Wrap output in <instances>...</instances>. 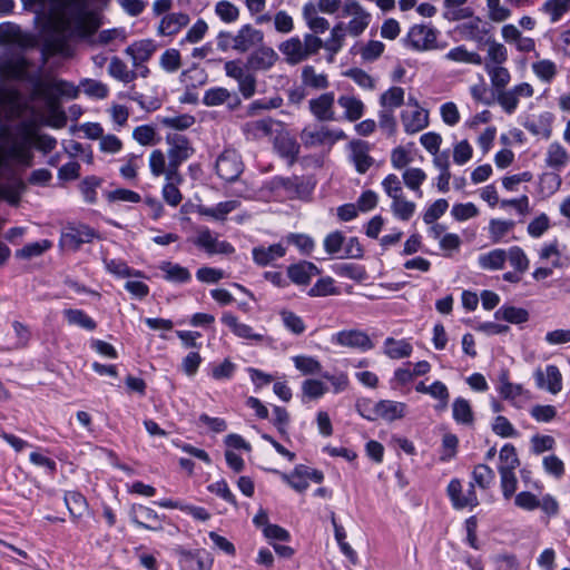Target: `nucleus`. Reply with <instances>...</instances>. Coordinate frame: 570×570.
<instances>
[{
  "label": "nucleus",
  "mask_w": 570,
  "mask_h": 570,
  "mask_svg": "<svg viewBox=\"0 0 570 570\" xmlns=\"http://www.w3.org/2000/svg\"><path fill=\"white\" fill-rule=\"evenodd\" d=\"M281 320L283 325L295 335H301L305 332L304 321L296 315L294 312L288 309H283L279 312Z\"/></svg>",
  "instance_id": "62"
},
{
  "label": "nucleus",
  "mask_w": 570,
  "mask_h": 570,
  "mask_svg": "<svg viewBox=\"0 0 570 570\" xmlns=\"http://www.w3.org/2000/svg\"><path fill=\"white\" fill-rule=\"evenodd\" d=\"M306 470L305 465L295 466L294 471L289 474L279 473L281 478L295 491L304 492L308 488V482L304 478Z\"/></svg>",
  "instance_id": "56"
},
{
  "label": "nucleus",
  "mask_w": 570,
  "mask_h": 570,
  "mask_svg": "<svg viewBox=\"0 0 570 570\" xmlns=\"http://www.w3.org/2000/svg\"><path fill=\"white\" fill-rule=\"evenodd\" d=\"M484 70L489 75L491 85L497 91L504 89L510 82L511 75L509 70L502 65H484Z\"/></svg>",
  "instance_id": "45"
},
{
  "label": "nucleus",
  "mask_w": 570,
  "mask_h": 570,
  "mask_svg": "<svg viewBox=\"0 0 570 570\" xmlns=\"http://www.w3.org/2000/svg\"><path fill=\"white\" fill-rule=\"evenodd\" d=\"M331 342L340 346L358 348L361 351H368L374 346L370 336L358 330L341 331L331 337Z\"/></svg>",
  "instance_id": "12"
},
{
  "label": "nucleus",
  "mask_w": 570,
  "mask_h": 570,
  "mask_svg": "<svg viewBox=\"0 0 570 570\" xmlns=\"http://www.w3.org/2000/svg\"><path fill=\"white\" fill-rule=\"evenodd\" d=\"M233 98V102H229V107L234 108L239 105L237 95H232L226 88L215 87L205 91L203 97V104L208 107H215L228 102Z\"/></svg>",
  "instance_id": "28"
},
{
  "label": "nucleus",
  "mask_w": 570,
  "mask_h": 570,
  "mask_svg": "<svg viewBox=\"0 0 570 570\" xmlns=\"http://www.w3.org/2000/svg\"><path fill=\"white\" fill-rule=\"evenodd\" d=\"M51 246H52V243L48 239L30 243V244L24 245L21 249H18L16 252V256L21 259H31L33 257H38V256L42 255Z\"/></svg>",
  "instance_id": "58"
},
{
  "label": "nucleus",
  "mask_w": 570,
  "mask_h": 570,
  "mask_svg": "<svg viewBox=\"0 0 570 570\" xmlns=\"http://www.w3.org/2000/svg\"><path fill=\"white\" fill-rule=\"evenodd\" d=\"M26 11L36 14V20L47 16L55 31L66 33L71 29L81 37L96 33L100 22L89 10L88 0H20Z\"/></svg>",
  "instance_id": "1"
},
{
  "label": "nucleus",
  "mask_w": 570,
  "mask_h": 570,
  "mask_svg": "<svg viewBox=\"0 0 570 570\" xmlns=\"http://www.w3.org/2000/svg\"><path fill=\"white\" fill-rule=\"evenodd\" d=\"M149 168L155 177L165 176L166 180H176L180 183L183 177H170L169 176V164L166 166L165 154L160 149H155L149 156Z\"/></svg>",
  "instance_id": "35"
},
{
  "label": "nucleus",
  "mask_w": 570,
  "mask_h": 570,
  "mask_svg": "<svg viewBox=\"0 0 570 570\" xmlns=\"http://www.w3.org/2000/svg\"><path fill=\"white\" fill-rule=\"evenodd\" d=\"M277 60L278 55L273 48L261 46L247 57L245 67L250 71H267Z\"/></svg>",
  "instance_id": "14"
},
{
  "label": "nucleus",
  "mask_w": 570,
  "mask_h": 570,
  "mask_svg": "<svg viewBox=\"0 0 570 570\" xmlns=\"http://www.w3.org/2000/svg\"><path fill=\"white\" fill-rule=\"evenodd\" d=\"M47 90L56 97L55 104L50 105L47 100V105L51 110H56L58 106L59 97H67L69 99H76L79 95V88L72 82L62 79H52L45 81Z\"/></svg>",
  "instance_id": "23"
},
{
  "label": "nucleus",
  "mask_w": 570,
  "mask_h": 570,
  "mask_svg": "<svg viewBox=\"0 0 570 570\" xmlns=\"http://www.w3.org/2000/svg\"><path fill=\"white\" fill-rule=\"evenodd\" d=\"M244 170L240 156L236 150H224L216 160L217 175L226 181H235Z\"/></svg>",
  "instance_id": "7"
},
{
  "label": "nucleus",
  "mask_w": 570,
  "mask_h": 570,
  "mask_svg": "<svg viewBox=\"0 0 570 570\" xmlns=\"http://www.w3.org/2000/svg\"><path fill=\"white\" fill-rule=\"evenodd\" d=\"M284 255L285 248L282 244H273L268 247L258 246L253 248V259L259 266H267Z\"/></svg>",
  "instance_id": "32"
},
{
  "label": "nucleus",
  "mask_w": 570,
  "mask_h": 570,
  "mask_svg": "<svg viewBox=\"0 0 570 570\" xmlns=\"http://www.w3.org/2000/svg\"><path fill=\"white\" fill-rule=\"evenodd\" d=\"M445 58L448 60L461 63L476 65L480 66L483 63L482 57L474 51H469L464 46H458L451 49Z\"/></svg>",
  "instance_id": "43"
},
{
  "label": "nucleus",
  "mask_w": 570,
  "mask_h": 570,
  "mask_svg": "<svg viewBox=\"0 0 570 570\" xmlns=\"http://www.w3.org/2000/svg\"><path fill=\"white\" fill-rule=\"evenodd\" d=\"M0 43H16L22 47H32L35 41L29 35L24 33L19 26L6 22L0 24Z\"/></svg>",
  "instance_id": "20"
},
{
  "label": "nucleus",
  "mask_w": 570,
  "mask_h": 570,
  "mask_svg": "<svg viewBox=\"0 0 570 570\" xmlns=\"http://www.w3.org/2000/svg\"><path fill=\"white\" fill-rule=\"evenodd\" d=\"M413 347L405 340H395L387 337L384 341V353L393 360L409 357L412 354Z\"/></svg>",
  "instance_id": "39"
},
{
  "label": "nucleus",
  "mask_w": 570,
  "mask_h": 570,
  "mask_svg": "<svg viewBox=\"0 0 570 570\" xmlns=\"http://www.w3.org/2000/svg\"><path fill=\"white\" fill-rule=\"evenodd\" d=\"M159 268L165 273V278L168 282L187 283L191 278L189 271L179 264L163 262Z\"/></svg>",
  "instance_id": "44"
},
{
  "label": "nucleus",
  "mask_w": 570,
  "mask_h": 570,
  "mask_svg": "<svg viewBox=\"0 0 570 570\" xmlns=\"http://www.w3.org/2000/svg\"><path fill=\"white\" fill-rule=\"evenodd\" d=\"M351 159L358 174H365L374 164L370 156L371 146L364 140H352L350 142Z\"/></svg>",
  "instance_id": "18"
},
{
  "label": "nucleus",
  "mask_w": 570,
  "mask_h": 570,
  "mask_svg": "<svg viewBox=\"0 0 570 570\" xmlns=\"http://www.w3.org/2000/svg\"><path fill=\"white\" fill-rule=\"evenodd\" d=\"M302 83L315 90H323L330 86L327 76L323 72H316L313 66H305L302 69Z\"/></svg>",
  "instance_id": "40"
},
{
  "label": "nucleus",
  "mask_w": 570,
  "mask_h": 570,
  "mask_svg": "<svg viewBox=\"0 0 570 570\" xmlns=\"http://www.w3.org/2000/svg\"><path fill=\"white\" fill-rule=\"evenodd\" d=\"M507 261V252L501 248L492 249L479 256V265L483 269H502Z\"/></svg>",
  "instance_id": "42"
},
{
  "label": "nucleus",
  "mask_w": 570,
  "mask_h": 570,
  "mask_svg": "<svg viewBox=\"0 0 570 570\" xmlns=\"http://www.w3.org/2000/svg\"><path fill=\"white\" fill-rule=\"evenodd\" d=\"M20 112V94L17 89L0 86V120L11 119Z\"/></svg>",
  "instance_id": "19"
},
{
  "label": "nucleus",
  "mask_w": 570,
  "mask_h": 570,
  "mask_svg": "<svg viewBox=\"0 0 570 570\" xmlns=\"http://www.w3.org/2000/svg\"><path fill=\"white\" fill-rule=\"evenodd\" d=\"M130 519L138 527L159 531L163 529L157 513L145 505H134L130 510Z\"/></svg>",
  "instance_id": "22"
},
{
  "label": "nucleus",
  "mask_w": 570,
  "mask_h": 570,
  "mask_svg": "<svg viewBox=\"0 0 570 570\" xmlns=\"http://www.w3.org/2000/svg\"><path fill=\"white\" fill-rule=\"evenodd\" d=\"M193 244L204 249L208 255L224 254L230 255L235 252L234 246L226 240H218L212 230L203 227L197 232V236L191 239Z\"/></svg>",
  "instance_id": "8"
},
{
  "label": "nucleus",
  "mask_w": 570,
  "mask_h": 570,
  "mask_svg": "<svg viewBox=\"0 0 570 570\" xmlns=\"http://www.w3.org/2000/svg\"><path fill=\"white\" fill-rule=\"evenodd\" d=\"M500 465L499 471H514L519 465L520 461L517 454L514 445L508 443L502 446L499 453Z\"/></svg>",
  "instance_id": "53"
},
{
  "label": "nucleus",
  "mask_w": 570,
  "mask_h": 570,
  "mask_svg": "<svg viewBox=\"0 0 570 570\" xmlns=\"http://www.w3.org/2000/svg\"><path fill=\"white\" fill-rule=\"evenodd\" d=\"M446 491L455 509L474 508L479 504L473 483H470L469 489L463 493L460 480L453 479L450 481Z\"/></svg>",
  "instance_id": "13"
},
{
  "label": "nucleus",
  "mask_w": 570,
  "mask_h": 570,
  "mask_svg": "<svg viewBox=\"0 0 570 570\" xmlns=\"http://www.w3.org/2000/svg\"><path fill=\"white\" fill-rule=\"evenodd\" d=\"M275 147L278 154L283 158L287 159L291 165L296 161L299 153V146L294 139L287 137L279 138L275 142Z\"/></svg>",
  "instance_id": "57"
},
{
  "label": "nucleus",
  "mask_w": 570,
  "mask_h": 570,
  "mask_svg": "<svg viewBox=\"0 0 570 570\" xmlns=\"http://www.w3.org/2000/svg\"><path fill=\"white\" fill-rule=\"evenodd\" d=\"M222 322L230 328V331L238 337L245 340H254V341H263L264 336L262 334H256L253 332V328L244 323H240L238 318L230 314L224 313L222 316Z\"/></svg>",
  "instance_id": "29"
},
{
  "label": "nucleus",
  "mask_w": 570,
  "mask_h": 570,
  "mask_svg": "<svg viewBox=\"0 0 570 570\" xmlns=\"http://www.w3.org/2000/svg\"><path fill=\"white\" fill-rule=\"evenodd\" d=\"M494 316L497 320H504L512 324H521L529 320L528 311L515 306H501Z\"/></svg>",
  "instance_id": "48"
},
{
  "label": "nucleus",
  "mask_w": 570,
  "mask_h": 570,
  "mask_svg": "<svg viewBox=\"0 0 570 570\" xmlns=\"http://www.w3.org/2000/svg\"><path fill=\"white\" fill-rule=\"evenodd\" d=\"M409 42L415 50L424 51L435 48L436 31L428 26H413L409 32Z\"/></svg>",
  "instance_id": "16"
},
{
  "label": "nucleus",
  "mask_w": 570,
  "mask_h": 570,
  "mask_svg": "<svg viewBox=\"0 0 570 570\" xmlns=\"http://www.w3.org/2000/svg\"><path fill=\"white\" fill-rule=\"evenodd\" d=\"M335 95L334 92H324L316 98L308 101L311 114L318 121H333L335 120Z\"/></svg>",
  "instance_id": "15"
},
{
  "label": "nucleus",
  "mask_w": 570,
  "mask_h": 570,
  "mask_svg": "<svg viewBox=\"0 0 570 570\" xmlns=\"http://www.w3.org/2000/svg\"><path fill=\"white\" fill-rule=\"evenodd\" d=\"M499 393L502 399L515 403V400L524 392L522 385L509 381L508 373H502L499 380Z\"/></svg>",
  "instance_id": "54"
},
{
  "label": "nucleus",
  "mask_w": 570,
  "mask_h": 570,
  "mask_svg": "<svg viewBox=\"0 0 570 570\" xmlns=\"http://www.w3.org/2000/svg\"><path fill=\"white\" fill-rule=\"evenodd\" d=\"M95 237L96 232L87 225H68L62 229L60 245L67 249L77 250Z\"/></svg>",
  "instance_id": "10"
},
{
  "label": "nucleus",
  "mask_w": 570,
  "mask_h": 570,
  "mask_svg": "<svg viewBox=\"0 0 570 570\" xmlns=\"http://www.w3.org/2000/svg\"><path fill=\"white\" fill-rule=\"evenodd\" d=\"M402 179L407 188L422 197L421 185L426 179V174L421 168L410 167L402 174Z\"/></svg>",
  "instance_id": "49"
},
{
  "label": "nucleus",
  "mask_w": 570,
  "mask_h": 570,
  "mask_svg": "<svg viewBox=\"0 0 570 570\" xmlns=\"http://www.w3.org/2000/svg\"><path fill=\"white\" fill-rule=\"evenodd\" d=\"M401 120L405 132L412 135L423 130L429 125V114L419 107L415 102V109L412 111L404 110L401 114Z\"/></svg>",
  "instance_id": "21"
},
{
  "label": "nucleus",
  "mask_w": 570,
  "mask_h": 570,
  "mask_svg": "<svg viewBox=\"0 0 570 570\" xmlns=\"http://www.w3.org/2000/svg\"><path fill=\"white\" fill-rule=\"evenodd\" d=\"M263 40L264 33L262 30L254 28L252 24H245L235 35L234 50L246 52L263 43Z\"/></svg>",
  "instance_id": "17"
},
{
  "label": "nucleus",
  "mask_w": 570,
  "mask_h": 570,
  "mask_svg": "<svg viewBox=\"0 0 570 570\" xmlns=\"http://www.w3.org/2000/svg\"><path fill=\"white\" fill-rule=\"evenodd\" d=\"M65 503L73 518H80L87 510V501L85 497L76 491H69L65 494Z\"/></svg>",
  "instance_id": "52"
},
{
  "label": "nucleus",
  "mask_w": 570,
  "mask_h": 570,
  "mask_svg": "<svg viewBox=\"0 0 570 570\" xmlns=\"http://www.w3.org/2000/svg\"><path fill=\"white\" fill-rule=\"evenodd\" d=\"M273 122L271 119L248 121L243 126V131L250 139L266 137L272 132Z\"/></svg>",
  "instance_id": "47"
},
{
  "label": "nucleus",
  "mask_w": 570,
  "mask_h": 570,
  "mask_svg": "<svg viewBox=\"0 0 570 570\" xmlns=\"http://www.w3.org/2000/svg\"><path fill=\"white\" fill-rule=\"evenodd\" d=\"M30 67L31 62L27 58L17 57L8 60L3 69L9 78L30 83L33 97L43 98L50 105H53L56 97L45 87V81L41 79V69L37 72H30Z\"/></svg>",
  "instance_id": "3"
},
{
  "label": "nucleus",
  "mask_w": 570,
  "mask_h": 570,
  "mask_svg": "<svg viewBox=\"0 0 570 570\" xmlns=\"http://www.w3.org/2000/svg\"><path fill=\"white\" fill-rule=\"evenodd\" d=\"M31 139L35 140L36 148L43 153H50L57 146V140L46 134L28 135L22 141H13L11 144L0 141V178H12L16 165L31 166L33 159V154L30 149ZM8 195V188L0 185V199L9 198Z\"/></svg>",
  "instance_id": "2"
},
{
  "label": "nucleus",
  "mask_w": 570,
  "mask_h": 570,
  "mask_svg": "<svg viewBox=\"0 0 570 570\" xmlns=\"http://www.w3.org/2000/svg\"><path fill=\"white\" fill-rule=\"evenodd\" d=\"M156 49L157 46L154 40L144 39L128 46L125 53L131 58L134 67H139L151 58Z\"/></svg>",
  "instance_id": "25"
},
{
  "label": "nucleus",
  "mask_w": 570,
  "mask_h": 570,
  "mask_svg": "<svg viewBox=\"0 0 570 570\" xmlns=\"http://www.w3.org/2000/svg\"><path fill=\"white\" fill-rule=\"evenodd\" d=\"M508 60V50L504 45L495 40L488 41V51L484 65L499 66Z\"/></svg>",
  "instance_id": "55"
},
{
  "label": "nucleus",
  "mask_w": 570,
  "mask_h": 570,
  "mask_svg": "<svg viewBox=\"0 0 570 570\" xmlns=\"http://www.w3.org/2000/svg\"><path fill=\"white\" fill-rule=\"evenodd\" d=\"M507 259H509L510 265L519 273H524L529 268V259L519 246H512L509 252H507Z\"/></svg>",
  "instance_id": "64"
},
{
  "label": "nucleus",
  "mask_w": 570,
  "mask_h": 570,
  "mask_svg": "<svg viewBox=\"0 0 570 570\" xmlns=\"http://www.w3.org/2000/svg\"><path fill=\"white\" fill-rule=\"evenodd\" d=\"M240 203L238 200H227L217 204L214 207L200 206L198 212L203 216L212 217L217 220H224L226 216L235 210Z\"/></svg>",
  "instance_id": "41"
},
{
  "label": "nucleus",
  "mask_w": 570,
  "mask_h": 570,
  "mask_svg": "<svg viewBox=\"0 0 570 570\" xmlns=\"http://www.w3.org/2000/svg\"><path fill=\"white\" fill-rule=\"evenodd\" d=\"M343 16L352 17L346 26V30L353 37L363 33L371 21V14L356 1H347L344 3Z\"/></svg>",
  "instance_id": "9"
},
{
  "label": "nucleus",
  "mask_w": 570,
  "mask_h": 570,
  "mask_svg": "<svg viewBox=\"0 0 570 570\" xmlns=\"http://www.w3.org/2000/svg\"><path fill=\"white\" fill-rule=\"evenodd\" d=\"M178 563L181 570H210L213 558L203 549L195 551L178 550Z\"/></svg>",
  "instance_id": "11"
},
{
  "label": "nucleus",
  "mask_w": 570,
  "mask_h": 570,
  "mask_svg": "<svg viewBox=\"0 0 570 570\" xmlns=\"http://www.w3.org/2000/svg\"><path fill=\"white\" fill-rule=\"evenodd\" d=\"M532 71L541 81L549 83L557 75V66L549 59H542L532 63Z\"/></svg>",
  "instance_id": "60"
},
{
  "label": "nucleus",
  "mask_w": 570,
  "mask_h": 570,
  "mask_svg": "<svg viewBox=\"0 0 570 570\" xmlns=\"http://www.w3.org/2000/svg\"><path fill=\"white\" fill-rule=\"evenodd\" d=\"M337 104L344 109V117L350 121H356L363 116L364 104L354 96L343 95Z\"/></svg>",
  "instance_id": "37"
},
{
  "label": "nucleus",
  "mask_w": 570,
  "mask_h": 570,
  "mask_svg": "<svg viewBox=\"0 0 570 570\" xmlns=\"http://www.w3.org/2000/svg\"><path fill=\"white\" fill-rule=\"evenodd\" d=\"M108 73L122 82H131L137 77V72L135 70H128L126 63L118 57L111 58Z\"/></svg>",
  "instance_id": "50"
},
{
  "label": "nucleus",
  "mask_w": 570,
  "mask_h": 570,
  "mask_svg": "<svg viewBox=\"0 0 570 570\" xmlns=\"http://www.w3.org/2000/svg\"><path fill=\"white\" fill-rule=\"evenodd\" d=\"M415 208V203L406 200L403 196L392 199L391 209L401 220H409L414 215Z\"/></svg>",
  "instance_id": "59"
},
{
  "label": "nucleus",
  "mask_w": 570,
  "mask_h": 570,
  "mask_svg": "<svg viewBox=\"0 0 570 570\" xmlns=\"http://www.w3.org/2000/svg\"><path fill=\"white\" fill-rule=\"evenodd\" d=\"M346 135L341 129H330L328 127H307L301 134V140L306 147H317L322 145H333L338 140L345 139Z\"/></svg>",
  "instance_id": "6"
},
{
  "label": "nucleus",
  "mask_w": 570,
  "mask_h": 570,
  "mask_svg": "<svg viewBox=\"0 0 570 570\" xmlns=\"http://www.w3.org/2000/svg\"><path fill=\"white\" fill-rule=\"evenodd\" d=\"M553 120V114L544 111L532 119H528L523 124V127L534 136H540L544 139H549L552 135Z\"/></svg>",
  "instance_id": "26"
},
{
  "label": "nucleus",
  "mask_w": 570,
  "mask_h": 570,
  "mask_svg": "<svg viewBox=\"0 0 570 570\" xmlns=\"http://www.w3.org/2000/svg\"><path fill=\"white\" fill-rule=\"evenodd\" d=\"M569 8L570 0H547L542 6V10L550 16L552 23L559 21Z\"/></svg>",
  "instance_id": "61"
},
{
  "label": "nucleus",
  "mask_w": 570,
  "mask_h": 570,
  "mask_svg": "<svg viewBox=\"0 0 570 570\" xmlns=\"http://www.w3.org/2000/svg\"><path fill=\"white\" fill-rule=\"evenodd\" d=\"M274 189L283 188L289 197H301L305 193V185L298 177H274L271 181Z\"/></svg>",
  "instance_id": "38"
},
{
  "label": "nucleus",
  "mask_w": 570,
  "mask_h": 570,
  "mask_svg": "<svg viewBox=\"0 0 570 570\" xmlns=\"http://www.w3.org/2000/svg\"><path fill=\"white\" fill-rule=\"evenodd\" d=\"M168 145L167 156L169 160V176L179 177V167L187 161L195 153V149L187 136L178 132L166 136Z\"/></svg>",
  "instance_id": "5"
},
{
  "label": "nucleus",
  "mask_w": 570,
  "mask_h": 570,
  "mask_svg": "<svg viewBox=\"0 0 570 570\" xmlns=\"http://www.w3.org/2000/svg\"><path fill=\"white\" fill-rule=\"evenodd\" d=\"M189 17L186 13H170L165 16L158 27V35L160 36H173L179 32V30L187 26Z\"/></svg>",
  "instance_id": "31"
},
{
  "label": "nucleus",
  "mask_w": 570,
  "mask_h": 570,
  "mask_svg": "<svg viewBox=\"0 0 570 570\" xmlns=\"http://www.w3.org/2000/svg\"><path fill=\"white\" fill-rule=\"evenodd\" d=\"M346 27L343 22L335 24L331 30V36L327 40H322V48L330 52V61L343 48L345 40Z\"/></svg>",
  "instance_id": "36"
},
{
  "label": "nucleus",
  "mask_w": 570,
  "mask_h": 570,
  "mask_svg": "<svg viewBox=\"0 0 570 570\" xmlns=\"http://www.w3.org/2000/svg\"><path fill=\"white\" fill-rule=\"evenodd\" d=\"M318 273V268L313 263L305 261L298 264L291 265L287 269V274L291 281L298 285L308 284L312 276Z\"/></svg>",
  "instance_id": "30"
},
{
  "label": "nucleus",
  "mask_w": 570,
  "mask_h": 570,
  "mask_svg": "<svg viewBox=\"0 0 570 570\" xmlns=\"http://www.w3.org/2000/svg\"><path fill=\"white\" fill-rule=\"evenodd\" d=\"M334 271L337 275L347 277L354 281H363L366 276L365 269L353 263L336 264Z\"/></svg>",
  "instance_id": "63"
},
{
  "label": "nucleus",
  "mask_w": 570,
  "mask_h": 570,
  "mask_svg": "<svg viewBox=\"0 0 570 570\" xmlns=\"http://www.w3.org/2000/svg\"><path fill=\"white\" fill-rule=\"evenodd\" d=\"M570 160L567 149L558 141L549 145L546 154V164L548 167L560 170L564 168Z\"/></svg>",
  "instance_id": "34"
},
{
  "label": "nucleus",
  "mask_w": 570,
  "mask_h": 570,
  "mask_svg": "<svg viewBox=\"0 0 570 570\" xmlns=\"http://www.w3.org/2000/svg\"><path fill=\"white\" fill-rule=\"evenodd\" d=\"M453 419L461 424L471 425L474 422V415L468 400L458 397L452 404Z\"/></svg>",
  "instance_id": "46"
},
{
  "label": "nucleus",
  "mask_w": 570,
  "mask_h": 570,
  "mask_svg": "<svg viewBox=\"0 0 570 570\" xmlns=\"http://www.w3.org/2000/svg\"><path fill=\"white\" fill-rule=\"evenodd\" d=\"M460 35L466 40L482 42L489 32L487 23L479 17H474L469 21L459 26Z\"/></svg>",
  "instance_id": "27"
},
{
  "label": "nucleus",
  "mask_w": 570,
  "mask_h": 570,
  "mask_svg": "<svg viewBox=\"0 0 570 570\" xmlns=\"http://www.w3.org/2000/svg\"><path fill=\"white\" fill-rule=\"evenodd\" d=\"M63 315L70 325H76L87 331H94L97 326L96 322L81 309L68 308L63 311Z\"/></svg>",
  "instance_id": "51"
},
{
  "label": "nucleus",
  "mask_w": 570,
  "mask_h": 570,
  "mask_svg": "<svg viewBox=\"0 0 570 570\" xmlns=\"http://www.w3.org/2000/svg\"><path fill=\"white\" fill-rule=\"evenodd\" d=\"M322 49V39L312 33H305L303 39L295 36L279 43L278 50L285 57V61L295 66L311 56L318 53Z\"/></svg>",
  "instance_id": "4"
},
{
  "label": "nucleus",
  "mask_w": 570,
  "mask_h": 570,
  "mask_svg": "<svg viewBox=\"0 0 570 570\" xmlns=\"http://www.w3.org/2000/svg\"><path fill=\"white\" fill-rule=\"evenodd\" d=\"M534 377L538 387L546 389L552 394L561 391V373L556 365H548L544 371L537 370Z\"/></svg>",
  "instance_id": "24"
},
{
  "label": "nucleus",
  "mask_w": 570,
  "mask_h": 570,
  "mask_svg": "<svg viewBox=\"0 0 570 570\" xmlns=\"http://www.w3.org/2000/svg\"><path fill=\"white\" fill-rule=\"evenodd\" d=\"M377 419L385 421H395L405 415L406 404L402 402L382 400L376 403Z\"/></svg>",
  "instance_id": "33"
}]
</instances>
